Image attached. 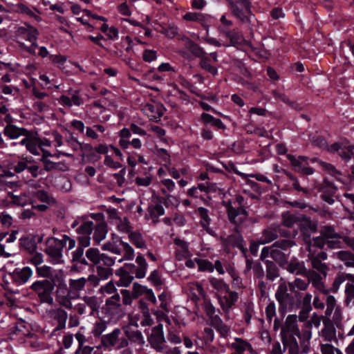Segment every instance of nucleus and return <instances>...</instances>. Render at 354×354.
<instances>
[{
  "mask_svg": "<svg viewBox=\"0 0 354 354\" xmlns=\"http://www.w3.org/2000/svg\"><path fill=\"white\" fill-rule=\"evenodd\" d=\"M288 158L296 171L306 175H310L313 173V169L308 166L307 157L299 156L295 158L294 156L288 155Z\"/></svg>",
  "mask_w": 354,
  "mask_h": 354,
  "instance_id": "f8f14e48",
  "label": "nucleus"
},
{
  "mask_svg": "<svg viewBox=\"0 0 354 354\" xmlns=\"http://www.w3.org/2000/svg\"><path fill=\"white\" fill-rule=\"evenodd\" d=\"M121 242L122 241L120 237H113L111 241H109L103 244L102 249L115 254H120L121 253V250L119 245H121Z\"/></svg>",
  "mask_w": 354,
  "mask_h": 354,
  "instance_id": "c85d7f7f",
  "label": "nucleus"
},
{
  "mask_svg": "<svg viewBox=\"0 0 354 354\" xmlns=\"http://www.w3.org/2000/svg\"><path fill=\"white\" fill-rule=\"evenodd\" d=\"M205 310L207 315L212 319V322L215 324H219L221 323V319L218 317L217 315H216V308L213 306V305L210 303H206L205 304Z\"/></svg>",
  "mask_w": 354,
  "mask_h": 354,
  "instance_id": "5fc2aeb1",
  "label": "nucleus"
},
{
  "mask_svg": "<svg viewBox=\"0 0 354 354\" xmlns=\"http://www.w3.org/2000/svg\"><path fill=\"white\" fill-rule=\"evenodd\" d=\"M19 143L22 145H26L27 150L34 155H39V151H42L44 156L47 157L50 156L48 151L41 149V143L38 139L28 138V136H26L23 138Z\"/></svg>",
  "mask_w": 354,
  "mask_h": 354,
  "instance_id": "6ab92c4d",
  "label": "nucleus"
},
{
  "mask_svg": "<svg viewBox=\"0 0 354 354\" xmlns=\"http://www.w3.org/2000/svg\"><path fill=\"white\" fill-rule=\"evenodd\" d=\"M277 237V234L274 230L267 229L263 232L262 235L258 239V243L263 245L272 241Z\"/></svg>",
  "mask_w": 354,
  "mask_h": 354,
  "instance_id": "c9c22d12",
  "label": "nucleus"
},
{
  "mask_svg": "<svg viewBox=\"0 0 354 354\" xmlns=\"http://www.w3.org/2000/svg\"><path fill=\"white\" fill-rule=\"evenodd\" d=\"M56 300L62 306H66V285L57 286Z\"/></svg>",
  "mask_w": 354,
  "mask_h": 354,
  "instance_id": "a19ab883",
  "label": "nucleus"
},
{
  "mask_svg": "<svg viewBox=\"0 0 354 354\" xmlns=\"http://www.w3.org/2000/svg\"><path fill=\"white\" fill-rule=\"evenodd\" d=\"M54 319L57 323L54 332L64 329L66 321V312L63 309H57L55 313Z\"/></svg>",
  "mask_w": 354,
  "mask_h": 354,
  "instance_id": "2f4dec72",
  "label": "nucleus"
},
{
  "mask_svg": "<svg viewBox=\"0 0 354 354\" xmlns=\"http://www.w3.org/2000/svg\"><path fill=\"white\" fill-rule=\"evenodd\" d=\"M5 136L10 139H17L20 136H28L29 132L24 128H19L14 124H8L3 130Z\"/></svg>",
  "mask_w": 354,
  "mask_h": 354,
  "instance_id": "5701e85b",
  "label": "nucleus"
},
{
  "mask_svg": "<svg viewBox=\"0 0 354 354\" xmlns=\"http://www.w3.org/2000/svg\"><path fill=\"white\" fill-rule=\"evenodd\" d=\"M196 262L199 271L208 272L214 271V265L208 260L196 258Z\"/></svg>",
  "mask_w": 354,
  "mask_h": 354,
  "instance_id": "a18cd8bd",
  "label": "nucleus"
},
{
  "mask_svg": "<svg viewBox=\"0 0 354 354\" xmlns=\"http://www.w3.org/2000/svg\"><path fill=\"white\" fill-rule=\"evenodd\" d=\"M127 337L131 341L140 346L145 344L144 337L139 330L131 331L127 333Z\"/></svg>",
  "mask_w": 354,
  "mask_h": 354,
  "instance_id": "603ef678",
  "label": "nucleus"
},
{
  "mask_svg": "<svg viewBox=\"0 0 354 354\" xmlns=\"http://www.w3.org/2000/svg\"><path fill=\"white\" fill-rule=\"evenodd\" d=\"M142 111L151 120H158L163 115V109L158 104L147 103L142 106Z\"/></svg>",
  "mask_w": 354,
  "mask_h": 354,
  "instance_id": "412c9836",
  "label": "nucleus"
},
{
  "mask_svg": "<svg viewBox=\"0 0 354 354\" xmlns=\"http://www.w3.org/2000/svg\"><path fill=\"white\" fill-rule=\"evenodd\" d=\"M124 250V258L125 260H132L134 258V250L133 248L126 242H121Z\"/></svg>",
  "mask_w": 354,
  "mask_h": 354,
  "instance_id": "338daca9",
  "label": "nucleus"
},
{
  "mask_svg": "<svg viewBox=\"0 0 354 354\" xmlns=\"http://www.w3.org/2000/svg\"><path fill=\"white\" fill-rule=\"evenodd\" d=\"M136 262L138 264L135 271L136 277L142 279L146 276L148 264L146 259L142 255H138L136 257Z\"/></svg>",
  "mask_w": 354,
  "mask_h": 354,
  "instance_id": "c756f323",
  "label": "nucleus"
},
{
  "mask_svg": "<svg viewBox=\"0 0 354 354\" xmlns=\"http://www.w3.org/2000/svg\"><path fill=\"white\" fill-rule=\"evenodd\" d=\"M31 164L30 161L26 159H19L14 160L9 165V168L14 171L15 173H21L28 167V165Z\"/></svg>",
  "mask_w": 354,
  "mask_h": 354,
  "instance_id": "72a5a7b5",
  "label": "nucleus"
},
{
  "mask_svg": "<svg viewBox=\"0 0 354 354\" xmlns=\"http://www.w3.org/2000/svg\"><path fill=\"white\" fill-rule=\"evenodd\" d=\"M128 339L122 333L119 328H115L111 333L106 334L101 337L102 345L107 348L120 350L128 345Z\"/></svg>",
  "mask_w": 354,
  "mask_h": 354,
  "instance_id": "f03ea898",
  "label": "nucleus"
},
{
  "mask_svg": "<svg viewBox=\"0 0 354 354\" xmlns=\"http://www.w3.org/2000/svg\"><path fill=\"white\" fill-rule=\"evenodd\" d=\"M288 283L283 282L279 284L275 293L277 300L286 309H290L294 304L292 297L288 292Z\"/></svg>",
  "mask_w": 354,
  "mask_h": 354,
  "instance_id": "0eeeda50",
  "label": "nucleus"
},
{
  "mask_svg": "<svg viewBox=\"0 0 354 354\" xmlns=\"http://www.w3.org/2000/svg\"><path fill=\"white\" fill-rule=\"evenodd\" d=\"M64 277V271L62 270H55L54 273L52 272V276L50 278L51 279V283H53V286H57L65 284Z\"/></svg>",
  "mask_w": 354,
  "mask_h": 354,
  "instance_id": "de8ad7c7",
  "label": "nucleus"
},
{
  "mask_svg": "<svg viewBox=\"0 0 354 354\" xmlns=\"http://www.w3.org/2000/svg\"><path fill=\"white\" fill-rule=\"evenodd\" d=\"M62 240L50 237L46 241V248L44 249L45 253L50 259V262L53 263H64L62 250L64 246V242L66 241V235L62 236Z\"/></svg>",
  "mask_w": 354,
  "mask_h": 354,
  "instance_id": "f257e3e1",
  "label": "nucleus"
},
{
  "mask_svg": "<svg viewBox=\"0 0 354 354\" xmlns=\"http://www.w3.org/2000/svg\"><path fill=\"white\" fill-rule=\"evenodd\" d=\"M295 245L291 240L283 239L276 241L272 246L270 250V257L276 261H282L284 259L282 250H286Z\"/></svg>",
  "mask_w": 354,
  "mask_h": 354,
  "instance_id": "9d476101",
  "label": "nucleus"
},
{
  "mask_svg": "<svg viewBox=\"0 0 354 354\" xmlns=\"http://www.w3.org/2000/svg\"><path fill=\"white\" fill-rule=\"evenodd\" d=\"M175 257L178 261H183L192 256L189 249V243L183 239L176 238L174 240Z\"/></svg>",
  "mask_w": 354,
  "mask_h": 354,
  "instance_id": "ddd939ff",
  "label": "nucleus"
},
{
  "mask_svg": "<svg viewBox=\"0 0 354 354\" xmlns=\"http://www.w3.org/2000/svg\"><path fill=\"white\" fill-rule=\"evenodd\" d=\"M102 254V253H100L98 249L91 248L87 250L86 256L90 261L95 266H97L100 264Z\"/></svg>",
  "mask_w": 354,
  "mask_h": 354,
  "instance_id": "58836bf2",
  "label": "nucleus"
},
{
  "mask_svg": "<svg viewBox=\"0 0 354 354\" xmlns=\"http://www.w3.org/2000/svg\"><path fill=\"white\" fill-rule=\"evenodd\" d=\"M311 263L313 268L316 269L323 274L324 277H326L327 267L324 263H322V261L317 257L311 259Z\"/></svg>",
  "mask_w": 354,
  "mask_h": 354,
  "instance_id": "bf43d9fd",
  "label": "nucleus"
},
{
  "mask_svg": "<svg viewBox=\"0 0 354 354\" xmlns=\"http://www.w3.org/2000/svg\"><path fill=\"white\" fill-rule=\"evenodd\" d=\"M308 281L312 283V285L319 292L327 295L330 290L325 288L323 277L315 271L309 272L308 273Z\"/></svg>",
  "mask_w": 354,
  "mask_h": 354,
  "instance_id": "b1692460",
  "label": "nucleus"
},
{
  "mask_svg": "<svg viewBox=\"0 0 354 354\" xmlns=\"http://www.w3.org/2000/svg\"><path fill=\"white\" fill-rule=\"evenodd\" d=\"M94 232L93 235V241L99 244L102 241H103L108 233L107 225L101 221L99 224H97L94 228Z\"/></svg>",
  "mask_w": 354,
  "mask_h": 354,
  "instance_id": "cd10ccee",
  "label": "nucleus"
},
{
  "mask_svg": "<svg viewBox=\"0 0 354 354\" xmlns=\"http://www.w3.org/2000/svg\"><path fill=\"white\" fill-rule=\"evenodd\" d=\"M86 279L84 277H80L77 279H70V287L75 291L82 290L86 283Z\"/></svg>",
  "mask_w": 354,
  "mask_h": 354,
  "instance_id": "13d9d810",
  "label": "nucleus"
},
{
  "mask_svg": "<svg viewBox=\"0 0 354 354\" xmlns=\"http://www.w3.org/2000/svg\"><path fill=\"white\" fill-rule=\"evenodd\" d=\"M189 289L192 292V294L196 297H203L205 294L204 290L202 287V286L198 283V282H194L190 283L189 285Z\"/></svg>",
  "mask_w": 354,
  "mask_h": 354,
  "instance_id": "0e129e2a",
  "label": "nucleus"
},
{
  "mask_svg": "<svg viewBox=\"0 0 354 354\" xmlns=\"http://www.w3.org/2000/svg\"><path fill=\"white\" fill-rule=\"evenodd\" d=\"M116 283H115L113 281H109L104 286H102L100 288V292L104 295H115L118 294L117 292V288L115 287Z\"/></svg>",
  "mask_w": 354,
  "mask_h": 354,
  "instance_id": "09e8293b",
  "label": "nucleus"
},
{
  "mask_svg": "<svg viewBox=\"0 0 354 354\" xmlns=\"http://www.w3.org/2000/svg\"><path fill=\"white\" fill-rule=\"evenodd\" d=\"M131 242L138 248H145V241L142 236L138 232H131L129 235Z\"/></svg>",
  "mask_w": 354,
  "mask_h": 354,
  "instance_id": "37998d69",
  "label": "nucleus"
},
{
  "mask_svg": "<svg viewBox=\"0 0 354 354\" xmlns=\"http://www.w3.org/2000/svg\"><path fill=\"white\" fill-rule=\"evenodd\" d=\"M233 14L242 22L246 23L250 20V3L248 0H227Z\"/></svg>",
  "mask_w": 354,
  "mask_h": 354,
  "instance_id": "7ed1b4c3",
  "label": "nucleus"
},
{
  "mask_svg": "<svg viewBox=\"0 0 354 354\" xmlns=\"http://www.w3.org/2000/svg\"><path fill=\"white\" fill-rule=\"evenodd\" d=\"M183 18L187 21L198 22L207 29V34L209 32V27L214 23L212 16L202 12H188L183 16Z\"/></svg>",
  "mask_w": 354,
  "mask_h": 354,
  "instance_id": "39448f33",
  "label": "nucleus"
},
{
  "mask_svg": "<svg viewBox=\"0 0 354 354\" xmlns=\"http://www.w3.org/2000/svg\"><path fill=\"white\" fill-rule=\"evenodd\" d=\"M31 201H35V203L39 201L43 203L50 204L53 201V199L44 190H39L33 193Z\"/></svg>",
  "mask_w": 354,
  "mask_h": 354,
  "instance_id": "e433bc0d",
  "label": "nucleus"
},
{
  "mask_svg": "<svg viewBox=\"0 0 354 354\" xmlns=\"http://www.w3.org/2000/svg\"><path fill=\"white\" fill-rule=\"evenodd\" d=\"M93 230V223L92 221L84 222L77 229V232L80 234V236H78V241L80 248H86L90 245V234Z\"/></svg>",
  "mask_w": 354,
  "mask_h": 354,
  "instance_id": "1a4fd4ad",
  "label": "nucleus"
},
{
  "mask_svg": "<svg viewBox=\"0 0 354 354\" xmlns=\"http://www.w3.org/2000/svg\"><path fill=\"white\" fill-rule=\"evenodd\" d=\"M283 223L285 226L290 227L299 222L298 217L290 212L282 214Z\"/></svg>",
  "mask_w": 354,
  "mask_h": 354,
  "instance_id": "3c124183",
  "label": "nucleus"
},
{
  "mask_svg": "<svg viewBox=\"0 0 354 354\" xmlns=\"http://www.w3.org/2000/svg\"><path fill=\"white\" fill-rule=\"evenodd\" d=\"M107 328L106 322L102 319L97 320L93 326L91 333L94 337H98L106 330Z\"/></svg>",
  "mask_w": 354,
  "mask_h": 354,
  "instance_id": "ea45409f",
  "label": "nucleus"
},
{
  "mask_svg": "<svg viewBox=\"0 0 354 354\" xmlns=\"http://www.w3.org/2000/svg\"><path fill=\"white\" fill-rule=\"evenodd\" d=\"M36 272L39 277L50 278L52 276V268L46 265L36 268Z\"/></svg>",
  "mask_w": 354,
  "mask_h": 354,
  "instance_id": "69168bd1",
  "label": "nucleus"
},
{
  "mask_svg": "<svg viewBox=\"0 0 354 354\" xmlns=\"http://www.w3.org/2000/svg\"><path fill=\"white\" fill-rule=\"evenodd\" d=\"M149 342L151 347L156 351H163L168 346L165 345V339L162 331V326L159 325L153 328L152 333L149 337Z\"/></svg>",
  "mask_w": 354,
  "mask_h": 354,
  "instance_id": "423d86ee",
  "label": "nucleus"
},
{
  "mask_svg": "<svg viewBox=\"0 0 354 354\" xmlns=\"http://www.w3.org/2000/svg\"><path fill=\"white\" fill-rule=\"evenodd\" d=\"M120 296L119 294H115L108 298L106 301L104 306L103 307V311L106 315L111 317L115 315L118 313L120 308Z\"/></svg>",
  "mask_w": 354,
  "mask_h": 354,
  "instance_id": "a211bd4d",
  "label": "nucleus"
},
{
  "mask_svg": "<svg viewBox=\"0 0 354 354\" xmlns=\"http://www.w3.org/2000/svg\"><path fill=\"white\" fill-rule=\"evenodd\" d=\"M281 334L282 337L299 335V330L297 326V316L289 315L286 319L284 325L281 328Z\"/></svg>",
  "mask_w": 354,
  "mask_h": 354,
  "instance_id": "4468645a",
  "label": "nucleus"
},
{
  "mask_svg": "<svg viewBox=\"0 0 354 354\" xmlns=\"http://www.w3.org/2000/svg\"><path fill=\"white\" fill-rule=\"evenodd\" d=\"M224 32V37L229 40L227 44H223L224 46H234V47H242L247 46L249 42L244 38L243 35L235 29L230 30L229 32Z\"/></svg>",
  "mask_w": 354,
  "mask_h": 354,
  "instance_id": "9b49d317",
  "label": "nucleus"
},
{
  "mask_svg": "<svg viewBox=\"0 0 354 354\" xmlns=\"http://www.w3.org/2000/svg\"><path fill=\"white\" fill-rule=\"evenodd\" d=\"M165 214V209L162 205L155 204L149 206L145 217L148 220H151L153 223L158 222L159 216Z\"/></svg>",
  "mask_w": 354,
  "mask_h": 354,
  "instance_id": "393cba45",
  "label": "nucleus"
},
{
  "mask_svg": "<svg viewBox=\"0 0 354 354\" xmlns=\"http://www.w3.org/2000/svg\"><path fill=\"white\" fill-rule=\"evenodd\" d=\"M96 272L101 280L107 279L113 274L111 268L102 267L100 264L96 266Z\"/></svg>",
  "mask_w": 354,
  "mask_h": 354,
  "instance_id": "864d4df0",
  "label": "nucleus"
},
{
  "mask_svg": "<svg viewBox=\"0 0 354 354\" xmlns=\"http://www.w3.org/2000/svg\"><path fill=\"white\" fill-rule=\"evenodd\" d=\"M33 272L32 269L28 266L22 268H17L11 273L12 281L18 285L25 284L32 277Z\"/></svg>",
  "mask_w": 354,
  "mask_h": 354,
  "instance_id": "2eb2a0df",
  "label": "nucleus"
},
{
  "mask_svg": "<svg viewBox=\"0 0 354 354\" xmlns=\"http://www.w3.org/2000/svg\"><path fill=\"white\" fill-rule=\"evenodd\" d=\"M188 49L192 52L196 56H203L205 54V51L201 48L196 44L194 43L191 40H189L187 43Z\"/></svg>",
  "mask_w": 354,
  "mask_h": 354,
  "instance_id": "774afa93",
  "label": "nucleus"
},
{
  "mask_svg": "<svg viewBox=\"0 0 354 354\" xmlns=\"http://www.w3.org/2000/svg\"><path fill=\"white\" fill-rule=\"evenodd\" d=\"M221 25L218 27V30L219 33L224 36V32H229L230 28L232 26V21L227 19L226 16L225 15H223L220 19Z\"/></svg>",
  "mask_w": 354,
  "mask_h": 354,
  "instance_id": "4d7b16f0",
  "label": "nucleus"
},
{
  "mask_svg": "<svg viewBox=\"0 0 354 354\" xmlns=\"http://www.w3.org/2000/svg\"><path fill=\"white\" fill-rule=\"evenodd\" d=\"M326 309L325 311V315L326 317H330L333 312L336 310L337 308L339 307L337 304V301L335 297L328 294L326 295Z\"/></svg>",
  "mask_w": 354,
  "mask_h": 354,
  "instance_id": "f704fd0d",
  "label": "nucleus"
},
{
  "mask_svg": "<svg viewBox=\"0 0 354 354\" xmlns=\"http://www.w3.org/2000/svg\"><path fill=\"white\" fill-rule=\"evenodd\" d=\"M319 337L321 343L323 342L337 343L338 342L337 330L330 321L324 323V327L319 332Z\"/></svg>",
  "mask_w": 354,
  "mask_h": 354,
  "instance_id": "dca6fc26",
  "label": "nucleus"
},
{
  "mask_svg": "<svg viewBox=\"0 0 354 354\" xmlns=\"http://www.w3.org/2000/svg\"><path fill=\"white\" fill-rule=\"evenodd\" d=\"M115 274L120 277V279L116 281V285L118 287H127L131 283L133 279V277L130 275L124 268L118 270Z\"/></svg>",
  "mask_w": 354,
  "mask_h": 354,
  "instance_id": "7c9ffc66",
  "label": "nucleus"
},
{
  "mask_svg": "<svg viewBox=\"0 0 354 354\" xmlns=\"http://www.w3.org/2000/svg\"><path fill=\"white\" fill-rule=\"evenodd\" d=\"M225 206L229 219L232 223L239 225L246 218L247 215L245 209L239 207L236 209L230 203H225Z\"/></svg>",
  "mask_w": 354,
  "mask_h": 354,
  "instance_id": "aec40b11",
  "label": "nucleus"
},
{
  "mask_svg": "<svg viewBox=\"0 0 354 354\" xmlns=\"http://www.w3.org/2000/svg\"><path fill=\"white\" fill-rule=\"evenodd\" d=\"M354 147L347 142H336L331 145L328 150L331 153H337L343 160H348L354 154Z\"/></svg>",
  "mask_w": 354,
  "mask_h": 354,
  "instance_id": "6e6552de",
  "label": "nucleus"
},
{
  "mask_svg": "<svg viewBox=\"0 0 354 354\" xmlns=\"http://www.w3.org/2000/svg\"><path fill=\"white\" fill-rule=\"evenodd\" d=\"M148 288L145 286L134 283L132 286V296L133 298H138L140 296L145 295Z\"/></svg>",
  "mask_w": 354,
  "mask_h": 354,
  "instance_id": "680f3d73",
  "label": "nucleus"
},
{
  "mask_svg": "<svg viewBox=\"0 0 354 354\" xmlns=\"http://www.w3.org/2000/svg\"><path fill=\"white\" fill-rule=\"evenodd\" d=\"M308 281L296 279L294 281L288 283L289 290L295 292L296 288L299 290H305L308 288Z\"/></svg>",
  "mask_w": 354,
  "mask_h": 354,
  "instance_id": "c03bdc74",
  "label": "nucleus"
},
{
  "mask_svg": "<svg viewBox=\"0 0 354 354\" xmlns=\"http://www.w3.org/2000/svg\"><path fill=\"white\" fill-rule=\"evenodd\" d=\"M19 245L28 253L33 254L37 250L36 237L30 234L22 236L19 239Z\"/></svg>",
  "mask_w": 354,
  "mask_h": 354,
  "instance_id": "a878e982",
  "label": "nucleus"
},
{
  "mask_svg": "<svg viewBox=\"0 0 354 354\" xmlns=\"http://www.w3.org/2000/svg\"><path fill=\"white\" fill-rule=\"evenodd\" d=\"M336 256L339 259L344 262L346 266L354 268V254L353 253L341 250L336 253Z\"/></svg>",
  "mask_w": 354,
  "mask_h": 354,
  "instance_id": "473e14b6",
  "label": "nucleus"
},
{
  "mask_svg": "<svg viewBox=\"0 0 354 354\" xmlns=\"http://www.w3.org/2000/svg\"><path fill=\"white\" fill-rule=\"evenodd\" d=\"M321 234L326 241L330 239L340 238V236L336 233L334 229L330 226L324 227Z\"/></svg>",
  "mask_w": 354,
  "mask_h": 354,
  "instance_id": "6e6d98bb",
  "label": "nucleus"
},
{
  "mask_svg": "<svg viewBox=\"0 0 354 354\" xmlns=\"http://www.w3.org/2000/svg\"><path fill=\"white\" fill-rule=\"evenodd\" d=\"M209 283L210 285L218 292H228L230 290L229 286L221 279L210 278Z\"/></svg>",
  "mask_w": 354,
  "mask_h": 354,
  "instance_id": "79ce46f5",
  "label": "nucleus"
},
{
  "mask_svg": "<svg viewBox=\"0 0 354 354\" xmlns=\"http://www.w3.org/2000/svg\"><path fill=\"white\" fill-rule=\"evenodd\" d=\"M30 288L37 294L41 301L50 303L53 301L51 292L53 286L50 281L48 279L36 281L31 285Z\"/></svg>",
  "mask_w": 354,
  "mask_h": 354,
  "instance_id": "20e7f679",
  "label": "nucleus"
},
{
  "mask_svg": "<svg viewBox=\"0 0 354 354\" xmlns=\"http://www.w3.org/2000/svg\"><path fill=\"white\" fill-rule=\"evenodd\" d=\"M72 264L71 266V268L69 272L71 274L75 272H80L84 270V266L87 265V262L85 259H82L80 261H72Z\"/></svg>",
  "mask_w": 354,
  "mask_h": 354,
  "instance_id": "e2e57ef3",
  "label": "nucleus"
},
{
  "mask_svg": "<svg viewBox=\"0 0 354 354\" xmlns=\"http://www.w3.org/2000/svg\"><path fill=\"white\" fill-rule=\"evenodd\" d=\"M231 348L233 349L232 354H257L252 345L241 338L236 337L231 344Z\"/></svg>",
  "mask_w": 354,
  "mask_h": 354,
  "instance_id": "f3484780",
  "label": "nucleus"
},
{
  "mask_svg": "<svg viewBox=\"0 0 354 354\" xmlns=\"http://www.w3.org/2000/svg\"><path fill=\"white\" fill-rule=\"evenodd\" d=\"M115 225L117 226L118 230L123 233H129L131 231V226L129 220L127 217H121Z\"/></svg>",
  "mask_w": 354,
  "mask_h": 354,
  "instance_id": "8fccbe9b",
  "label": "nucleus"
},
{
  "mask_svg": "<svg viewBox=\"0 0 354 354\" xmlns=\"http://www.w3.org/2000/svg\"><path fill=\"white\" fill-rule=\"evenodd\" d=\"M288 270L291 273L296 274H301L306 272L304 263L299 262L295 259L290 261Z\"/></svg>",
  "mask_w": 354,
  "mask_h": 354,
  "instance_id": "4c0bfd02",
  "label": "nucleus"
},
{
  "mask_svg": "<svg viewBox=\"0 0 354 354\" xmlns=\"http://www.w3.org/2000/svg\"><path fill=\"white\" fill-rule=\"evenodd\" d=\"M283 351H288L289 354H299L297 342L294 336L282 337Z\"/></svg>",
  "mask_w": 354,
  "mask_h": 354,
  "instance_id": "bb28decb",
  "label": "nucleus"
},
{
  "mask_svg": "<svg viewBox=\"0 0 354 354\" xmlns=\"http://www.w3.org/2000/svg\"><path fill=\"white\" fill-rule=\"evenodd\" d=\"M197 214L201 217V223L202 226L207 229L210 224V218L208 214V210L203 207H200L197 209Z\"/></svg>",
  "mask_w": 354,
  "mask_h": 354,
  "instance_id": "49530a36",
  "label": "nucleus"
},
{
  "mask_svg": "<svg viewBox=\"0 0 354 354\" xmlns=\"http://www.w3.org/2000/svg\"><path fill=\"white\" fill-rule=\"evenodd\" d=\"M227 293L224 296L218 295V299L222 309L224 311H228L237 301L238 293L234 291L225 292Z\"/></svg>",
  "mask_w": 354,
  "mask_h": 354,
  "instance_id": "4be33fe9",
  "label": "nucleus"
},
{
  "mask_svg": "<svg viewBox=\"0 0 354 354\" xmlns=\"http://www.w3.org/2000/svg\"><path fill=\"white\" fill-rule=\"evenodd\" d=\"M69 95L70 97L68 96V106H71L72 105L79 106L82 104L83 99L80 96L79 92L74 91L73 93H69Z\"/></svg>",
  "mask_w": 354,
  "mask_h": 354,
  "instance_id": "052dcab7",
  "label": "nucleus"
}]
</instances>
